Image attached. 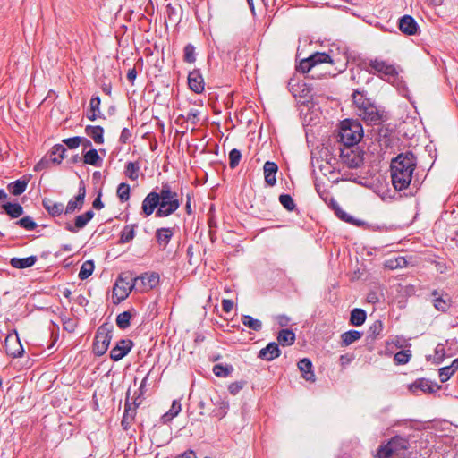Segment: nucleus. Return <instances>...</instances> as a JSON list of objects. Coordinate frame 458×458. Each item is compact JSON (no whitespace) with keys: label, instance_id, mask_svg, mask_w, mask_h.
Instances as JSON below:
<instances>
[{"label":"nucleus","instance_id":"obj_23","mask_svg":"<svg viewBox=\"0 0 458 458\" xmlns=\"http://www.w3.org/2000/svg\"><path fill=\"white\" fill-rule=\"evenodd\" d=\"M42 205L44 208L48 212V214L52 216H59L63 213H64L65 208L63 203L55 202L50 199H45L42 201Z\"/></svg>","mask_w":458,"mask_h":458},{"label":"nucleus","instance_id":"obj_51","mask_svg":"<svg viewBox=\"0 0 458 458\" xmlns=\"http://www.w3.org/2000/svg\"><path fill=\"white\" fill-rule=\"evenodd\" d=\"M383 323L380 320H376L369 328V337L375 339L383 331Z\"/></svg>","mask_w":458,"mask_h":458},{"label":"nucleus","instance_id":"obj_59","mask_svg":"<svg viewBox=\"0 0 458 458\" xmlns=\"http://www.w3.org/2000/svg\"><path fill=\"white\" fill-rule=\"evenodd\" d=\"M63 327H64V330L72 333L75 330V328L77 327V323L75 322V320H73L72 318H67V319L64 320Z\"/></svg>","mask_w":458,"mask_h":458},{"label":"nucleus","instance_id":"obj_25","mask_svg":"<svg viewBox=\"0 0 458 458\" xmlns=\"http://www.w3.org/2000/svg\"><path fill=\"white\" fill-rule=\"evenodd\" d=\"M100 98L98 96L92 97L89 101V108L87 111V118L90 121H95L97 118L101 117L100 111Z\"/></svg>","mask_w":458,"mask_h":458},{"label":"nucleus","instance_id":"obj_41","mask_svg":"<svg viewBox=\"0 0 458 458\" xmlns=\"http://www.w3.org/2000/svg\"><path fill=\"white\" fill-rule=\"evenodd\" d=\"M411 357L410 350H402L397 352L394 356V361L396 365H404L409 362Z\"/></svg>","mask_w":458,"mask_h":458},{"label":"nucleus","instance_id":"obj_16","mask_svg":"<svg viewBox=\"0 0 458 458\" xmlns=\"http://www.w3.org/2000/svg\"><path fill=\"white\" fill-rule=\"evenodd\" d=\"M94 212L88 210L82 215L77 216L74 220V225L66 224L65 229L71 233H77L79 230L84 228L86 225L93 218Z\"/></svg>","mask_w":458,"mask_h":458},{"label":"nucleus","instance_id":"obj_56","mask_svg":"<svg viewBox=\"0 0 458 458\" xmlns=\"http://www.w3.org/2000/svg\"><path fill=\"white\" fill-rule=\"evenodd\" d=\"M246 385V381H236L233 382L228 386V391L230 394L235 395L237 394Z\"/></svg>","mask_w":458,"mask_h":458},{"label":"nucleus","instance_id":"obj_33","mask_svg":"<svg viewBox=\"0 0 458 458\" xmlns=\"http://www.w3.org/2000/svg\"><path fill=\"white\" fill-rule=\"evenodd\" d=\"M367 315L364 310L362 309H354L351 312L350 323L352 326L359 327L361 326L366 320Z\"/></svg>","mask_w":458,"mask_h":458},{"label":"nucleus","instance_id":"obj_26","mask_svg":"<svg viewBox=\"0 0 458 458\" xmlns=\"http://www.w3.org/2000/svg\"><path fill=\"white\" fill-rule=\"evenodd\" d=\"M29 181V178L23 176L22 178L11 182L7 188L13 195L19 196L26 191Z\"/></svg>","mask_w":458,"mask_h":458},{"label":"nucleus","instance_id":"obj_6","mask_svg":"<svg viewBox=\"0 0 458 458\" xmlns=\"http://www.w3.org/2000/svg\"><path fill=\"white\" fill-rule=\"evenodd\" d=\"M136 290V283L134 281V276L131 272L122 273L115 282L113 288V302L118 304L124 301L132 291Z\"/></svg>","mask_w":458,"mask_h":458},{"label":"nucleus","instance_id":"obj_4","mask_svg":"<svg viewBox=\"0 0 458 458\" xmlns=\"http://www.w3.org/2000/svg\"><path fill=\"white\" fill-rule=\"evenodd\" d=\"M364 134L361 123L358 120L345 119L341 122L339 140L346 147H352L360 142Z\"/></svg>","mask_w":458,"mask_h":458},{"label":"nucleus","instance_id":"obj_58","mask_svg":"<svg viewBox=\"0 0 458 458\" xmlns=\"http://www.w3.org/2000/svg\"><path fill=\"white\" fill-rule=\"evenodd\" d=\"M131 132L128 128H123L122 130L121 135L119 137V141L122 144H126L131 140Z\"/></svg>","mask_w":458,"mask_h":458},{"label":"nucleus","instance_id":"obj_21","mask_svg":"<svg viewBox=\"0 0 458 458\" xmlns=\"http://www.w3.org/2000/svg\"><path fill=\"white\" fill-rule=\"evenodd\" d=\"M281 350L279 349L278 344L275 342L269 343L265 348L259 351V358L271 361L276 358L279 357Z\"/></svg>","mask_w":458,"mask_h":458},{"label":"nucleus","instance_id":"obj_50","mask_svg":"<svg viewBox=\"0 0 458 458\" xmlns=\"http://www.w3.org/2000/svg\"><path fill=\"white\" fill-rule=\"evenodd\" d=\"M15 224L28 231H32L37 227V224L29 216L21 218L16 221Z\"/></svg>","mask_w":458,"mask_h":458},{"label":"nucleus","instance_id":"obj_39","mask_svg":"<svg viewBox=\"0 0 458 458\" xmlns=\"http://www.w3.org/2000/svg\"><path fill=\"white\" fill-rule=\"evenodd\" d=\"M131 318V314L130 311H123L117 315L116 317V325L120 329H126L130 327V321Z\"/></svg>","mask_w":458,"mask_h":458},{"label":"nucleus","instance_id":"obj_13","mask_svg":"<svg viewBox=\"0 0 458 458\" xmlns=\"http://www.w3.org/2000/svg\"><path fill=\"white\" fill-rule=\"evenodd\" d=\"M133 347V342L130 339H121L119 340L115 346L112 348L110 351V358L118 361L125 357L131 348Z\"/></svg>","mask_w":458,"mask_h":458},{"label":"nucleus","instance_id":"obj_8","mask_svg":"<svg viewBox=\"0 0 458 458\" xmlns=\"http://www.w3.org/2000/svg\"><path fill=\"white\" fill-rule=\"evenodd\" d=\"M366 71L369 74H377L386 81L394 80L397 72L394 64L377 58L371 59L367 64Z\"/></svg>","mask_w":458,"mask_h":458},{"label":"nucleus","instance_id":"obj_18","mask_svg":"<svg viewBox=\"0 0 458 458\" xmlns=\"http://www.w3.org/2000/svg\"><path fill=\"white\" fill-rule=\"evenodd\" d=\"M174 233V229L171 227H162L157 229L155 233V238L157 243L160 247L161 250H165L168 246L171 239L173 238Z\"/></svg>","mask_w":458,"mask_h":458},{"label":"nucleus","instance_id":"obj_36","mask_svg":"<svg viewBox=\"0 0 458 458\" xmlns=\"http://www.w3.org/2000/svg\"><path fill=\"white\" fill-rule=\"evenodd\" d=\"M234 370L233 367L229 364H216L213 367V373L218 377H226Z\"/></svg>","mask_w":458,"mask_h":458},{"label":"nucleus","instance_id":"obj_52","mask_svg":"<svg viewBox=\"0 0 458 458\" xmlns=\"http://www.w3.org/2000/svg\"><path fill=\"white\" fill-rule=\"evenodd\" d=\"M241 157L242 154L236 148H233L229 152V165L232 169L235 168L239 165Z\"/></svg>","mask_w":458,"mask_h":458},{"label":"nucleus","instance_id":"obj_61","mask_svg":"<svg viewBox=\"0 0 458 458\" xmlns=\"http://www.w3.org/2000/svg\"><path fill=\"white\" fill-rule=\"evenodd\" d=\"M233 301L228 299H224L222 301V309L225 312L228 313L233 310Z\"/></svg>","mask_w":458,"mask_h":458},{"label":"nucleus","instance_id":"obj_30","mask_svg":"<svg viewBox=\"0 0 458 458\" xmlns=\"http://www.w3.org/2000/svg\"><path fill=\"white\" fill-rule=\"evenodd\" d=\"M213 403L216 405V408L212 411V415L218 420H221L227 413L229 409V403L226 400L221 399L219 397L215 402L213 401Z\"/></svg>","mask_w":458,"mask_h":458},{"label":"nucleus","instance_id":"obj_48","mask_svg":"<svg viewBox=\"0 0 458 458\" xmlns=\"http://www.w3.org/2000/svg\"><path fill=\"white\" fill-rule=\"evenodd\" d=\"M458 368V359L454 360L451 367H445L440 369L441 381L445 382L450 377V375Z\"/></svg>","mask_w":458,"mask_h":458},{"label":"nucleus","instance_id":"obj_46","mask_svg":"<svg viewBox=\"0 0 458 458\" xmlns=\"http://www.w3.org/2000/svg\"><path fill=\"white\" fill-rule=\"evenodd\" d=\"M183 60L186 63L192 64L196 61L195 47L192 44L189 43L183 49Z\"/></svg>","mask_w":458,"mask_h":458},{"label":"nucleus","instance_id":"obj_20","mask_svg":"<svg viewBox=\"0 0 458 458\" xmlns=\"http://www.w3.org/2000/svg\"><path fill=\"white\" fill-rule=\"evenodd\" d=\"M189 88L197 94L204 90V80L199 70H193L188 75Z\"/></svg>","mask_w":458,"mask_h":458},{"label":"nucleus","instance_id":"obj_62","mask_svg":"<svg viewBox=\"0 0 458 458\" xmlns=\"http://www.w3.org/2000/svg\"><path fill=\"white\" fill-rule=\"evenodd\" d=\"M344 162L348 165L349 167L356 168L360 164V157H353L352 159H349L348 157L344 159Z\"/></svg>","mask_w":458,"mask_h":458},{"label":"nucleus","instance_id":"obj_43","mask_svg":"<svg viewBox=\"0 0 458 458\" xmlns=\"http://www.w3.org/2000/svg\"><path fill=\"white\" fill-rule=\"evenodd\" d=\"M408 262L403 256H398L393 259H389L386 261V267L390 269L403 268L407 266Z\"/></svg>","mask_w":458,"mask_h":458},{"label":"nucleus","instance_id":"obj_29","mask_svg":"<svg viewBox=\"0 0 458 458\" xmlns=\"http://www.w3.org/2000/svg\"><path fill=\"white\" fill-rule=\"evenodd\" d=\"M37 261L36 256H30L27 258H12L10 264L14 268H27L32 267Z\"/></svg>","mask_w":458,"mask_h":458},{"label":"nucleus","instance_id":"obj_19","mask_svg":"<svg viewBox=\"0 0 458 458\" xmlns=\"http://www.w3.org/2000/svg\"><path fill=\"white\" fill-rule=\"evenodd\" d=\"M288 88L291 93L296 98L308 97L311 91V89L304 81H298L295 79H291L288 83Z\"/></svg>","mask_w":458,"mask_h":458},{"label":"nucleus","instance_id":"obj_10","mask_svg":"<svg viewBox=\"0 0 458 458\" xmlns=\"http://www.w3.org/2000/svg\"><path fill=\"white\" fill-rule=\"evenodd\" d=\"M136 291L148 292L156 287L159 283V275L156 272L144 273L140 276H134Z\"/></svg>","mask_w":458,"mask_h":458},{"label":"nucleus","instance_id":"obj_37","mask_svg":"<svg viewBox=\"0 0 458 458\" xmlns=\"http://www.w3.org/2000/svg\"><path fill=\"white\" fill-rule=\"evenodd\" d=\"M241 321L245 327L252 329L253 331L258 332V331L261 330V328H262L261 321L259 319L253 318L250 315L242 316Z\"/></svg>","mask_w":458,"mask_h":458},{"label":"nucleus","instance_id":"obj_55","mask_svg":"<svg viewBox=\"0 0 458 458\" xmlns=\"http://www.w3.org/2000/svg\"><path fill=\"white\" fill-rule=\"evenodd\" d=\"M312 68H314V67H313L311 62L310 61L309 57L302 59L300 62L299 65L296 67L297 71H299L302 73L310 72L312 70Z\"/></svg>","mask_w":458,"mask_h":458},{"label":"nucleus","instance_id":"obj_60","mask_svg":"<svg viewBox=\"0 0 458 458\" xmlns=\"http://www.w3.org/2000/svg\"><path fill=\"white\" fill-rule=\"evenodd\" d=\"M435 303H434V306L436 307V309H437L438 310H445L446 308H447V303L441 298H437L435 299Z\"/></svg>","mask_w":458,"mask_h":458},{"label":"nucleus","instance_id":"obj_38","mask_svg":"<svg viewBox=\"0 0 458 458\" xmlns=\"http://www.w3.org/2000/svg\"><path fill=\"white\" fill-rule=\"evenodd\" d=\"M100 161V157L98 153V151L94 148L87 151L85 154H84V157H83V162L85 164H88V165H94V166H98L99 164L98 162Z\"/></svg>","mask_w":458,"mask_h":458},{"label":"nucleus","instance_id":"obj_35","mask_svg":"<svg viewBox=\"0 0 458 458\" xmlns=\"http://www.w3.org/2000/svg\"><path fill=\"white\" fill-rule=\"evenodd\" d=\"M136 225H128L123 227L120 235V243H127L135 237Z\"/></svg>","mask_w":458,"mask_h":458},{"label":"nucleus","instance_id":"obj_24","mask_svg":"<svg viewBox=\"0 0 458 458\" xmlns=\"http://www.w3.org/2000/svg\"><path fill=\"white\" fill-rule=\"evenodd\" d=\"M297 366L302 374V377L306 381L315 382V374L312 370V362L309 359H301L298 362Z\"/></svg>","mask_w":458,"mask_h":458},{"label":"nucleus","instance_id":"obj_3","mask_svg":"<svg viewBox=\"0 0 458 458\" xmlns=\"http://www.w3.org/2000/svg\"><path fill=\"white\" fill-rule=\"evenodd\" d=\"M157 195L160 198L159 208L156 211L157 217H166L174 214L180 207L179 195L173 191L171 186L165 182L162 183V187Z\"/></svg>","mask_w":458,"mask_h":458},{"label":"nucleus","instance_id":"obj_11","mask_svg":"<svg viewBox=\"0 0 458 458\" xmlns=\"http://www.w3.org/2000/svg\"><path fill=\"white\" fill-rule=\"evenodd\" d=\"M4 348L6 354L13 358L21 357L24 352L23 347L16 333L9 334L5 337Z\"/></svg>","mask_w":458,"mask_h":458},{"label":"nucleus","instance_id":"obj_57","mask_svg":"<svg viewBox=\"0 0 458 458\" xmlns=\"http://www.w3.org/2000/svg\"><path fill=\"white\" fill-rule=\"evenodd\" d=\"M199 112L197 109H191L186 115V121L191 122L193 125H196L199 122Z\"/></svg>","mask_w":458,"mask_h":458},{"label":"nucleus","instance_id":"obj_40","mask_svg":"<svg viewBox=\"0 0 458 458\" xmlns=\"http://www.w3.org/2000/svg\"><path fill=\"white\" fill-rule=\"evenodd\" d=\"M310 61L311 62L313 67H315L317 64H324V63H332L331 57L329 55L326 53H320L317 52L313 55H311L309 57Z\"/></svg>","mask_w":458,"mask_h":458},{"label":"nucleus","instance_id":"obj_27","mask_svg":"<svg viewBox=\"0 0 458 458\" xmlns=\"http://www.w3.org/2000/svg\"><path fill=\"white\" fill-rule=\"evenodd\" d=\"M85 132L94 140L95 143H104V129L101 126L87 125L85 128Z\"/></svg>","mask_w":458,"mask_h":458},{"label":"nucleus","instance_id":"obj_15","mask_svg":"<svg viewBox=\"0 0 458 458\" xmlns=\"http://www.w3.org/2000/svg\"><path fill=\"white\" fill-rule=\"evenodd\" d=\"M160 198L157 195V192L151 191L149 192L142 201V212L146 216H149L153 214L155 209L159 208Z\"/></svg>","mask_w":458,"mask_h":458},{"label":"nucleus","instance_id":"obj_2","mask_svg":"<svg viewBox=\"0 0 458 458\" xmlns=\"http://www.w3.org/2000/svg\"><path fill=\"white\" fill-rule=\"evenodd\" d=\"M352 102L355 114L368 125L380 124L384 119V112L376 103L368 98L367 92L360 89H354Z\"/></svg>","mask_w":458,"mask_h":458},{"label":"nucleus","instance_id":"obj_45","mask_svg":"<svg viewBox=\"0 0 458 458\" xmlns=\"http://www.w3.org/2000/svg\"><path fill=\"white\" fill-rule=\"evenodd\" d=\"M333 208L335 209V215L343 221L348 222L352 225H359L354 218L344 211L336 203H333Z\"/></svg>","mask_w":458,"mask_h":458},{"label":"nucleus","instance_id":"obj_44","mask_svg":"<svg viewBox=\"0 0 458 458\" xmlns=\"http://www.w3.org/2000/svg\"><path fill=\"white\" fill-rule=\"evenodd\" d=\"M125 168V174L131 180L136 181L139 178L140 166L137 162H128Z\"/></svg>","mask_w":458,"mask_h":458},{"label":"nucleus","instance_id":"obj_31","mask_svg":"<svg viewBox=\"0 0 458 458\" xmlns=\"http://www.w3.org/2000/svg\"><path fill=\"white\" fill-rule=\"evenodd\" d=\"M277 341L282 346L292 345L295 341V335L290 329H282L278 333Z\"/></svg>","mask_w":458,"mask_h":458},{"label":"nucleus","instance_id":"obj_53","mask_svg":"<svg viewBox=\"0 0 458 458\" xmlns=\"http://www.w3.org/2000/svg\"><path fill=\"white\" fill-rule=\"evenodd\" d=\"M129 394L130 392H127L125 403H124V413L123 415L127 416L130 420H134L136 415V410L135 407H131V403L129 401Z\"/></svg>","mask_w":458,"mask_h":458},{"label":"nucleus","instance_id":"obj_9","mask_svg":"<svg viewBox=\"0 0 458 458\" xmlns=\"http://www.w3.org/2000/svg\"><path fill=\"white\" fill-rule=\"evenodd\" d=\"M112 339V326L101 325L96 332L93 342V352L97 356L105 354L109 347Z\"/></svg>","mask_w":458,"mask_h":458},{"label":"nucleus","instance_id":"obj_5","mask_svg":"<svg viewBox=\"0 0 458 458\" xmlns=\"http://www.w3.org/2000/svg\"><path fill=\"white\" fill-rule=\"evenodd\" d=\"M409 441L402 437H393L378 450V458H409Z\"/></svg>","mask_w":458,"mask_h":458},{"label":"nucleus","instance_id":"obj_12","mask_svg":"<svg viewBox=\"0 0 458 458\" xmlns=\"http://www.w3.org/2000/svg\"><path fill=\"white\" fill-rule=\"evenodd\" d=\"M439 386L426 378H418L408 386V389L414 394H430L438 389Z\"/></svg>","mask_w":458,"mask_h":458},{"label":"nucleus","instance_id":"obj_34","mask_svg":"<svg viewBox=\"0 0 458 458\" xmlns=\"http://www.w3.org/2000/svg\"><path fill=\"white\" fill-rule=\"evenodd\" d=\"M181 410L182 407L180 402L176 400L173 401L170 410L161 418L163 423H168L171 421L175 416L179 414Z\"/></svg>","mask_w":458,"mask_h":458},{"label":"nucleus","instance_id":"obj_49","mask_svg":"<svg viewBox=\"0 0 458 458\" xmlns=\"http://www.w3.org/2000/svg\"><path fill=\"white\" fill-rule=\"evenodd\" d=\"M279 201L282 206L288 211H293L296 208L293 198L289 194H281L279 196Z\"/></svg>","mask_w":458,"mask_h":458},{"label":"nucleus","instance_id":"obj_63","mask_svg":"<svg viewBox=\"0 0 458 458\" xmlns=\"http://www.w3.org/2000/svg\"><path fill=\"white\" fill-rule=\"evenodd\" d=\"M92 206L96 209H101L104 208V204L101 200V192H99L98 197L94 199Z\"/></svg>","mask_w":458,"mask_h":458},{"label":"nucleus","instance_id":"obj_32","mask_svg":"<svg viewBox=\"0 0 458 458\" xmlns=\"http://www.w3.org/2000/svg\"><path fill=\"white\" fill-rule=\"evenodd\" d=\"M362 334L357 330H349L341 335V344L342 346H348L352 343L358 341L361 337Z\"/></svg>","mask_w":458,"mask_h":458},{"label":"nucleus","instance_id":"obj_7","mask_svg":"<svg viewBox=\"0 0 458 458\" xmlns=\"http://www.w3.org/2000/svg\"><path fill=\"white\" fill-rule=\"evenodd\" d=\"M66 148L63 144H55L34 166L35 172L48 169L53 165H58L64 158Z\"/></svg>","mask_w":458,"mask_h":458},{"label":"nucleus","instance_id":"obj_47","mask_svg":"<svg viewBox=\"0 0 458 458\" xmlns=\"http://www.w3.org/2000/svg\"><path fill=\"white\" fill-rule=\"evenodd\" d=\"M116 193L122 202L127 201L130 199V185L125 182L120 183Z\"/></svg>","mask_w":458,"mask_h":458},{"label":"nucleus","instance_id":"obj_42","mask_svg":"<svg viewBox=\"0 0 458 458\" xmlns=\"http://www.w3.org/2000/svg\"><path fill=\"white\" fill-rule=\"evenodd\" d=\"M94 263L91 260H88L82 264L79 272V278L81 280L87 279L90 276L94 270Z\"/></svg>","mask_w":458,"mask_h":458},{"label":"nucleus","instance_id":"obj_17","mask_svg":"<svg viewBox=\"0 0 458 458\" xmlns=\"http://www.w3.org/2000/svg\"><path fill=\"white\" fill-rule=\"evenodd\" d=\"M400 30L406 35H415L419 30V25L411 15H403L399 19Z\"/></svg>","mask_w":458,"mask_h":458},{"label":"nucleus","instance_id":"obj_22","mask_svg":"<svg viewBox=\"0 0 458 458\" xmlns=\"http://www.w3.org/2000/svg\"><path fill=\"white\" fill-rule=\"evenodd\" d=\"M265 182L268 186H274L276 183V174L278 166L276 163L267 161L263 166Z\"/></svg>","mask_w":458,"mask_h":458},{"label":"nucleus","instance_id":"obj_14","mask_svg":"<svg viewBox=\"0 0 458 458\" xmlns=\"http://www.w3.org/2000/svg\"><path fill=\"white\" fill-rule=\"evenodd\" d=\"M86 196V188L83 182H81L80 187L78 190V194L74 197V199L69 200L64 214L69 215L74 213L76 210H80L82 208L84 200Z\"/></svg>","mask_w":458,"mask_h":458},{"label":"nucleus","instance_id":"obj_1","mask_svg":"<svg viewBox=\"0 0 458 458\" xmlns=\"http://www.w3.org/2000/svg\"><path fill=\"white\" fill-rule=\"evenodd\" d=\"M416 166L417 157L411 151L400 153L392 159L390 173L394 190L401 191L410 186Z\"/></svg>","mask_w":458,"mask_h":458},{"label":"nucleus","instance_id":"obj_28","mask_svg":"<svg viewBox=\"0 0 458 458\" xmlns=\"http://www.w3.org/2000/svg\"><path fill=\"white\" fill-rule=\"evenodd\" d=\"M0 208L4 209L12 218H18L22 216L24 212L22 206L19 203L7 202L0 205Z\"/></svg>","mask_w":458,"mask_h":458},{"label":"nucleus","instance_id":"obj_64","mask_svg":"<svg viewBox=\"0 0 458 458\" xmlns=\"http://www.w3.org/2000/svg\"><path fill=\"white\" fill-rule=\"evenodd\" d=\"M136 76H137V72H136L135 68L130 69L127 73V79L131 84H133V82L136 79Z\"/></svg>","mask_w":458,"mask_h":458},{"label":"nucleus","instance_id":"obj_54","mask_svg":"<svg viewBox=\"0 0 458 458\" xmlns=\"http://www.w3.org/2000/svg\"><path fill=\"white\" fill-rule=\"evenodd\" d=\"M81 141L82 138L79 136L63 140V143L65 144L70 149L77 148L81 145Z\"/></svg>","mask_w":458,"mask_h":458}]
</instances>
